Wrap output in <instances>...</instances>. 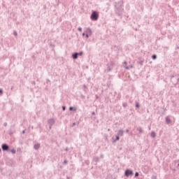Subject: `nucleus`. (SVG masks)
<instances>
[{
  "instance_id": "nucleus-38",
  "label": "nucleus",
  "mask_w": 179,
  "mask_h": 179,
  "mask_svg": "<svg viewBox=\"0 0 179 179\" xmlns=\"http://www.w3.org/2000/svg\"><path fill=\"white\" fill-rule=\"evenodd\" d=\"M0 152H1V149H0Z\"/></svg>"
},
{
  "instance_id": "nucleus-20",
  "label": "nucleus",
  "mask_w": 179,
  "mask_h": 179,
  "mask_svg": "<svg viewBox=\"0 0 179 179\" xmlns=\"http://www.w3.org/2000/svg\"><path fill=\"white\" fill-rule=\"evenodd\" d=\"M78 31H82V27L78 28Z\"/></svg>"
},
{
  "instance_id": "nucleus-30",
  "label": "nucleus",
  "mask_w": 179,
  "mask_h": 179,
  "mask_svg": "<svg viewBox=\"0 0 179 179\" xmlns=\"http://www.w3.org/2000/svg\"><path fill=\"white\" fill-rule=\"evenodd\" d=\"M85 33H83V36H85Z\"/></svg>"
},
{
  "instance_id": "nucleus-19",
  "label": "nucleus",
  "mask_w": 179,
  "mask_h": 179,
  "mask_svg": "<svg viewBox=\"0 0 179 179\" xmlns=\"http://www.w3.org/2000/svg\"><path fill=\"white\" fill-rule=\"evenodd\" d=\"M3 90H0V96H2Z\"/></svg>"
},
{
  "instance_id": "nucleus-14",
  "label": "nucleus",
  "mask_w": 179,
  "mask_h": 179,
  "mask_svg": "<svg viewBox=\"0 0 179 179\" xmlns=\"http://www.w3.org/2000/svg\"><path fill=\"white\" fill-rule=\"evenodd\" d=\"M136 107H137L138 108H139V103H138V102L136 103Z\"/></svg>"
},
{
  "instance_id": "nucleus-27",
  "label": "nucleus",
  "mask_w": 179,
  "mask_h": 179,
  "mask_svg": "<svg viewBox=\"0 0 179 179\" xmlns=\"http://www.w3.org/2000/svg\"><path fill=\"white\" fill-rule=\"evenodd\" d=\"M126 132H127V134H128V132H129V130L127 129Z\"/></svg>"
},
{
  "instance_id": "nucleus-4",
  "label": "nucleus",
  "mask_w": 179,
  "mask_h": 179,
  "mask_svg": "<svg viewBox=\"0 0 179 179\" xmlns=\"http://www.w3.org/2000/svg\"><path fill=\"white\" fill-rule=\"evenodd\" d=\"M1 148L3 150H8L9 149V146L6 144H3Z\"/></svg>"
},
{
  "instance_id": "nucleus-1",
  "label": "nucleus",
  "mask_w": 179,
  "mask_h": 179,
  "mask_svg": "<svg viewBox=\"0 0 179 179\" xmlns=\"http://www.w3.org/2000/svg\"><path fill=\"white\" fill-rule=\"evenodd\" d=\"M91 19L92 20H97L99 19V14L96 11H92V13L91 15Z\"/></svg>"
},
{
  "instance_id": "nucleus-36",
  "label": "nucleus",
  "mask_w": 179,
  "mask_h": 179,
  "mask_svg": "<svg viewBox=\"0 0 179 179\" xmlns=\"http://www.w3.org/2000/svg\"><path fill=\"white\" fill-rule=\"evenodd\" d=\"M124 64H127V62H125Z\"/></svg>"
},
{
  "instance_id": "nucleus-16",
  "label": "nucleus",
  "mask_w": 179,
  "mask_h": 179,
  "mask_svg": "<svg viewBox=\"0 0 179 179\" xmlns=\"http://www.w3.org/2000/svg\"><path fill=\"white\" fill-rule=\"evenodd\" d=\"M138 176H139V173L136 172V173H135V177H138Z\"/></svg>"
},
{
  "instance_id": "nucleus-22",
  "label": "nucleus",
  "mask_w": 179,
  "mask_h": 179,
  "mask_svg": "<svg viewBox=\"0 0 179 179\" xmlns=\"http://www.w3.org/2000/svg\"><path fill=\"white\" fill-rule=\"evenodd\" d=\"M152 179H157V177L155 176H152Z\"/></svg>"
},
{
  "instance_id": "nucleus-25",
  "label": "nucleus",
  "mask_w": 179,
  "mask_h": 179,
  "mask_svg": "<svg viewBox=\"0 0 179 179\" xmlns=\"http://www.w3.org/2000/svg\"><path fill=\"white\" fill-rule=\"evenodd\" d=\"M69 110H71V111H72V110H73V107H70Z\"/></svg>"
},
{
  "instance_id": "nucleus-6",
  "label": "nucleus",
  "mask_w": 179,
  "mask_h": 179,
  "mask_svg": "<svg viewBox=\"0 0 179 179\" xmlns=\"http://www.w3.org/2000/svg\"><path fill=\"white\" fill-rule=\"evenodd\" d=\"M166 124H171V120L170 119V117H169V116H167L166 117Z\"/></svg>"
},
{
  "instance_id": "nucleus-24",
  "label": "nucleus",
  "mask_w": 179,
  "mask_h": 179,
  "mask_svg": "<svg viewBox=\"0 0 179 179\" xmlns=\"http://www.w3.org/2000/svg\"><path fill=\"white\" fill-rule=\"evenodd\" d=\"M14 35L17 36V32L14 31Z\"/></svg>"
},
{
  "instance_id": "nucleus-37",
  "label": "nucleus",
  "mask_w": 179,
  "mask_h": 179,
  "mask_svg": "<svg viewBox=\"0 0 179 179\" xmlns=\"http://www.w3.org/2000/svg\"><path fill=\"white\" fill-rule=\"evenodd\" d=\"M108 131H110V129H108Z\"/></svg>"
},
{
  "instance_id": "nucleus-31",
  "label": "nucleus",
  "mask_w": 179,
  "mask_h": 179,
  "mask_svg": "<svg viewBox=\"0 0 179 179\" xmlns=\"http://www.w3.org/2000/svg\"><path fill=\"white\" fill-rule=\"evenodd\" d=\"M4 125L6 127V124H4Z\"/></svg>"
},
{
  "instance_id": "nucleus-2",
  "label": "nucleus",
  "mask_w": 179,
  "mask_h": 179,
  "mask_svg": "<svg viewBox=\"0 0 179 179\" xmlns=\"http://www.w3.org/2000/svg\"><path fill=\"white\" fill-rule=\"evenodd\" d=\"M125 176L126 177H129V176H134V172H132V171L127 169L125 171Z\"/></svg>"
},
{
  "instance_id": "nucleus-21",
  "label": "nucleus",
  "mask_w": 179,
  "mask_h": 179,
  "mask_svg": "<svg viewBox=\"0 0 179 179\" xmlns=\"http://www.w3.org/2000/svg\"><path fill=\"white\" fill-rule=\"evenodd\" d=\"M89 36H90V35H89V34H86V38H89Z\"/></svg>"
},
{
  "instance_id": "nucleus-9",
  "label": "nucleus",
  "mask_w": 179,
  "mask_h": 179,
  "mask_svg": "<svg viewBox=\"0 0 179 179\" xmlns=\"http://www.w3.org/2000/svg\"><path fill=\"white\" fill-rule=\"evenodd\" d=\"M78 55H79V53H74L73 55V59H78Z\"/></svg>"
},
{
  "instance_id": "nucleus-5",
  "label": "nucleus",
  "mask_w": 179,
  "mask_h": 179,
  "mask_svg": "<svg viewBox=\"0 0 179 179\" xmlns=\"http://www.w3.org/2000/svg\"><path fill=\"white\" fill-rule=\"evenodd\" d=\"M85 33L90 36H92V29H90V28H87L85 31Z\"/></svg>"
},
{
  "instance_id": "nucleus-28",
  "label": "nucleus",
  "mask_w": 179,
  "mask_h": 179,
  "mask_svg": "<svg viewBox=\"0 0 179 179\" xmlns=\"http://www.w3.org/2000/svg\"><path fill=\"white\" fill-rule=\"evenodd\" d=\"M62 108L64 110H65V106H63Z\"/></svg>"
},
{
  "instance_id": "nucleus-7",
  "label": "nucleus",
  "mask_w": 179,
  "mask_h": 179,
  "mask_svg": "<svg viewBox=\"0 0 179 179\" xmlns=\"http://www.w3.org/2000/svg\"><path fill=\"white\" fill-rule=\"evenodd\" d=\"M34 148L36 150H38L40 149V143L35 144Z\"/></svg>"
},
{
  "instance_id": "nucleus-23",
  "label": "nucleus",
  "mask_w": 179,
  "mask_h": 179,
  "mask_svg": "<svg viewBox=\"0 0 179 179\" xmlns=\"http://www.w3.org/2000/svg\"><path fill=\"white\" fill-rule=\"evenodd\" d=\"M78 55H83V52H80V53H78Z\"/></svg>"
},
{
  "instance_id": "nucleus-26",
  "label": "nucleus",
  "mask_w": 179,
  "mask_h": 179,
  "mask_svg": "<svg viewBox=\"0 0 179 179\" xmlns=\"http://www.w3.org/2000/svg\"><path fill=\"white\" fill-rule=\"evenodd\" d=\"M96 113L95 112H92V115H95Z\"/></svg>"
},
{
  "instance_id": "nucleus-29",
  "label": "nucleus",
  "mask_w": 179,
  "mask_h": 179,
  "mask_svg": "<svg viewBox=\"0 0 179 179\" xmlns=\"http://www.w3.org/2000/svg\"><path fill=\"white\" fill-rule=\"evenodd\" d=\"M24 133H25L24 130V131H22V134H24Z\"/></svg>"
},
{
  "instance_id": "nucleus-33",
  "label": "nucleus",
  "mask_w": 179,
  "mask_h": 179,
  "mask_svg": "<svg viewBox=\"0 0 179 179\" xmlns=\"http://www.w3.org/2000/svg\"><path fill=\"white\" fill-rule=\"evenodd\" d=\"M126 69H128V67H126Z\"/></svg>"
},
{
  "instance_id": "nucleus-12",
  "label": "nucleus",
  "mask_w": 179,
  "mask_h": 179,
  "mask_svg": "<svg viewBox=\"0 0 179 179\" xmlns=\"http://www.w3.org/2000/svg\"><path fill=\"white\" fill-rule=\"evenodd\" d=\"M152 58V59H156V58H157V55H153Z\"/></svg>"
},
{
  "instance_id": "nucleus-13",
  "label": "nucleus",
  "mask_w": 179,
  "mask_h": 179,
  "mask_svg": "<svg viewBox=\"0 0 179 179\" xmlns=\"http://www.w3.org/2000/svg\"><path fill=\"white\" fill-rule=\"evenodd\" d=\"M115 141H120V136H117Z\"/></svg>"
},
{
  "instance_id": "nucleus-18",
  "label": "nucleus",
  "mask_w": 179,
  "mask_h": 179,
  "mask_svg": "<svg viewBox=\"0 0 179 179\" xmlns=\"http://www.w3.org/2000/svg\"><path fill=\"white\" fill-rule=\"evenodd\" d=\"M64 164H68V160H64Z\"/></svg>"
},
{
  "instance_id": "nucleus-3",
  "label": "nucleus",
  "mask_w": 179,
  "mask_h": 179,
  "mask_svg": "<svg viewBox=\"0 0 179 179\" xmlns=\"http://www.w3.org/2000/svg\"><path fill=\"white\" fill-rule=\"evenodd\" d=\"M48 124H50V129H51V127H52V125H54V124H55V120H54V119H50L48 121Z\"/></svg>"
},
{
  "instance_id": "nucleus-34",
  "label": "nucleus",
  "mask_w": 179,
  "mask_h": 179,
  "mask_svg": "<svg viewBox=\"0 0 179 179\" xmlns=\"http://www.w3.org/2000/svg\"><path fill=\"white\" fill-rule=\"evenodd\" d=\"M74 110H75V111H76V108H75Z\"/></svg>"
},
{
  "instance_id": "nucleus-32",
  "label": "nucleus",
  "mask_w": 179,
  "mask_h": 179,
  "mask_svg": "<svg viewBox=\"0 0 179 179\" xmlns=\"http://www.w3.org/2000/svg\"><path fill=\"white\" fill-rule=\"evenodd\" d=\"M73 125L75 126V123H73Z\"/></svg>"
},
{
  "instance_id": "nucleus-10",
  "label": "nucleus",
  "mask_w": 179,
  "mask_h": 179,
  "mask_svg": "<svg viewBox=\"0 0 179 179\" xmlns=\"http://www.w3.org/2000/svg\"><path fill=\"white\" fill-rule=\"evenodd\" d=\"M151 137L152 138H156V133L155 131L151 132Z\"/></svg>"
},
{
  "instance_id": "nucleus-11",
  "label": "nucleus",
  "mask_w": 179,
  "mask_h": 179,
  "mask_svg": "<svg viewBox=\"0 0 179 179\" xmlns=\"http://www.w3.org/2000/svg\"><path fill=\"white\" fill-rule=\"evenodd\" d=\"M10 152H11L13 155H15L16 153V150L13 148L12 150H10Z\"/></svg>"
},
{
  "instance_id": "nucleus-15",
  "label": "nucleus",
  "mask_w": 179,
  "mask_h": 179,
  "mask_svg": "<svg viewBox=\"0 0 179 179\" xmlns=\"http://www.w3.org/2000/svg\"><path fill=\"white\" fill-rule=\"evenodd\" d=\"M111 71V68H110V66H108V72H110Z\"/></svg>"
},
{
  "instance_id": "nucleus-8",
  "label": "nucleus",
  "mask_w": 179,
  "mask_h": 179,
  "mask_svg": "<svg viewBox=\"0 0 179 179\" xmlns=\"http://www.w3.org/2000/svg\"><path fill=\"white\" fill-rule=\"evenodd\" d=\"M117 135H118L119 136H122L124 135V131H122V130H119V131H118V133H117Z\"/></svg>"
},
{
  "instance_id": "nucleus-17",
  "label": "nucleus",
  "mask_w": 179,
  "mask_h": 179,
  "mask_svg": "<svg viewBox=\"0 0 179 179\" xmlns=\"http://www.w3.org/2000/svg\"><path fill=\"white\" fill-rule=\"evenodd\" d=\"M138 131H139L140 133H143V130H142V129H139Z\"/></svg>"
},
{
  "instance_id": "nucleus-35",
  "label": "nucleus",
  "mask_w": 179,
  "mask_h": 179,
  "mask_svg": "<svg viewBox=\"0 0 179 179\" xmlns=\"http://www.w3.org/2000/svg\"><path fill=\"white\" fill-rule=\"evenodd\" d=\"M67 179H69V177H67Z\"/></svg>"
}]
</instances>
